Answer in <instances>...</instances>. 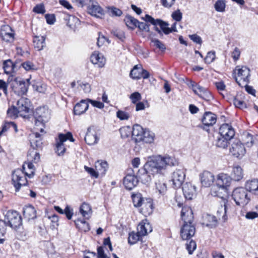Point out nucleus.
<instances>
[{"label": "nucleus", "instance_id": "1", "mask_svg": "<svg viewBox=\"0 0 258 258\" xmlns=\"http://www.w3.org/2000/svg\"><path fill=\"white\" fill-rule=\"evenodd\" d=\"M177 164V161L173 157L169 156L162 157L159 155L153 157L145 165L149 171H152L153 174L164 175L166 172L167 166H175Z\"/></svg>", "mask_w": 258, "mask_h": 258}, {"label": "nucleus", "instance_id": "2", "mask_svg": "<svg viewBox=\"0 0 258 258\" xmlns=\"http://www.w3.org/2000/svg\"><path fill=\"white\" fill-rule=\"evenodd\" d=\"M181 217L184 224L180 230V235L183 240L190 239L195 234L196 228L192 223L194 216L191 209L188 207H183Z\"/></svg>", "mask_w": 258, "mask_h": 258}, {"label": "nucleus", "instance_id": "3", "mask_svg": "<svg viewBox=\"0 0 258 258\" xmlns=\"http://www.w3.org/2000/svg\"><path fill=\"white\" fill-rule=\"evenodd\" d=\"M22 218L16 211H8L5 215L4 220H0V244L5 241L4 237L6 233V227L17 228L22 225Z\"/></svg>", "mask_w": 258, "mask_h": 258}, {"label": "nucleus", "instance_id": "4", "mask_svg": "<svg viewBox=\"0 0 258 258\" xmlns=\"http://www.w3.org/2000/svg\"><path fill=\"white\" fill-rule=\"evenodd\" d=\"M29 80L26 82L24 79L19 77L10 76L8 79V83L13 92L19 96L25 94L29 86Z\"/></svg>", "mask_w": 258, "mask_h": 258}, {"label": "nucleus", "instance_id": "5", "mask_svg": "<svg viewBox=\"0 0 258 258\" xmlns=\"http://www.w3.org/2000/svg\"><path fill=\"white\" fill-rule=\"evenodd\" d=\"M232 178L228 174L224 173L219 174L216 181V185L212 188V195L215 196H220L219 190H223L225 192H227V188L231 184Z\"/></svg>", "mask_w": 258, "mask_h": 258}, {"label": "nucleus", "instance_id": "6", "mask_svg": "<svg viewBox=\"0 0 258 258\" xmlns=\"http://www.w3.org/2000/svg\"><path fill=\"white\" fill-rule=\"evenodd\" d=\"M232 197L235 204L241 207L246 205L250 200L247 190L241 187H237L233 190Z\"/></svg>", "mask_w": 258, "mask_h": 258}, {"label": "nucleus", "instance_id": "7", "mask_svg": "<svg viewBox=\"0 0 258 258\" xmlns=\"http://www.w3.org/2000/svg\"><path fill=\"white\" fill-rule=\"evenodd\" d=\"M48 111L44 107L37 108L33 112L34 122L36 126L41 125L40 130L41 133H44L43 127H44V123L48 120Z\"/></svg>", "mask_w": 258, "mask_h": 258}, {"label": "nucleus", "instance_id": "8", "mask_svg": "<svg viewBox=\"0 0 258 258\" xmlns=\"http://www.w3.org/2000/svg\"><path fill=\"white\" fill-rule=\"evenodd\" d=\"M67 140H70L72 142L75 141L72 133L70 132H68L66 134H59L58 139H56L55 152L58 156H62L65 153L66 148L64 142Z\"/></svg>", "mask_w": 258, "mask_h": 258}, {"label": "nucleus", "instance_id": "9", "mask_svg": "<svg viewBox=\"0 0 258 258\" xmlns=\"http://www.w3.org/2000/svg\"><path fill=\"white\" fill-rule=\"evenodd\" d=\"M26 175L24 171L20 169H17L13 173L12 182L16 191H19L22 186L27 184V180Z\"/></svg>", "mask_w": 258, "mask_h": 258}, {"label": "nucleus", "instance_id": "10", "mask_svg": "<svg viewBox=\"0 0 258 258\" xmlns=\"http://www.w3.org/2000/svg\"><path fill=\"white\" fill-rule=\"evenodd\" d=\"M236 71H237V76L235 77L236 82L238 85L243 87L249 83L250 76V70L246 66H242L241 68L236 67Z\"/></svg>", "mask_w": 258, "mask_h": 258}, {"label": "nucleus", "instance_id": "11", "mask_svg": "<svg viewBox=\"0 0 258 258\" xmlns=\"http://www.w3.org/2000/svg\"><path fill=\"white\" fill-rule=\"evenodd\" d=\"M144 20L146 22L150 23L153 25H159L162 33H163L167 35L171 33V31L169 29V27H168L169 24L167 22L162 20L161 19H155L149 15L146 14L145 18H144Z\"/></svg>", "mask_w": 258, "mask_h": 258}, {"label": "nucleus", "instance_id": "12", "mask_svg": "<svg viewBox=\"0 0 258 258\" xmlns=\"http://www.w3.org/2000/svg\"><path fill=\"white\" fill-rule=\"evenodd\" d=\"M185 178V170L183 168L177 169L172 173L171 181L174 188H179Z\"/></svg>", "mask_w": 258, "mask_h": 258}, {"label": "nucleus", "instance_id": "13", "mask_svg": "<svg viewBox=\"0 0 258 258\" xmlns=\"http://www.w3.org/2000/svg\"><path fill=\"white\" fill-rule=\"evenodd\" d=\"M16 106L19 111L20 115L25 117L26 114L30 111L31 102L28 99L22 97L18 100Z\"/></svg>", "mask_w": 258, "mask_h": 258}, {"label": "nucleus", "instance_id": "14", "mask_svg": "<svg viewBox=\"0 0 258 258\" xmlns=\"http://www.w3.org/2000/svg\"><path fill=\"white\" fill-rule=\"evenodd\" d=\"M245 149L243 144L239 141L234 142L230 148V152L235 157L241 158L245 153Z\"/></svg>", "mask_w": 258, "mask_h": 258}, {"label": "nucleus", "instance_id": "15", "mask_svg": "<svg viewBox=\"0 0 258 258\" xmlns=\"http://www.w3.org/2000/svg\"><path fill=\"white\" fill-rule=\"evenodd\" d=\"M151 175H154V174L152 171H149L144 165L143 168L138 170L137 177L139 180H140L143 183L148 184L152 180Z\"/></svg>", "mask_w": 258, "mask_h": 258}, {"label": "nucleus", "instance_id": "16", "mask_svg": "<svg viewBox=\"0 0 258 258\" xmlns=\"http://www.w3.org/2000/svg\"><path fill=\"white\" fill-rule=\"evenodd\" d=\"M87 10L88 14L97 18H101L104 15L103 10L96 1H93L88 6Z\"/></svg>", "mask_w": 258, "mask_h": 258}, {"label": "nucleus", "instance_id": "17", "mask_svg": "<svg viewBox=\"0 0 258 258\" xmlns=\"http://www.w3.org/2000/svg\"><path fill=\"white\" fill-rule=\"evenodd\" d=\"M0 36L6 42H12L14 39V33L9 25H4L0 30Z\"/></svg>", "mask_w": 258, "mask_h": 258}, {"label": "nucleus", "instance_id": "18", "mask_svg": "<svg viewBox=\"0 0 258 258\" xmlns=\"http://www.w3.org/2000/svg\"><path fill=\"white\" fill-rule=\"evenodd\" d=\"M219 134L220 136L231 140L235 136V131L230 124L224 123L219 128Z\"/></svg>", "mask_w": 258, "mask_h": 258}, {"label": "nucleus", "instance_id": "19", "mask_svg": "<svg viewBox=\"0 0 258 258\" xmlns=\"http://www.w3.org/2000/svg\"><path fill=\"white\" fill-rule=\"evenodd\" d=\"M30 142L33 150H40L42 149V139L39 133H33L30 135Z\"/></svg>", "mask_w": 258, "mask_h": 258}, {"label": "nucleus", "instance_id": "20", "mask_svg": "<svg viewBox=\"0 0 258 258\" xmlns=\"http://www.w3.org/2000/svg\"><path fill=\"white\" fill-rule=\"evenodd\" d=\"M139 182V179L137 176L131 174H127L123 179V184L126 189L132 190L136 186Z\"/></svg>", "mask_w": 258, "mask_h": 258}, {"label": "nucleus", "instance_id": "21", "mask_svg": "<svg viewBox=\"0 0 258 258\" xmlns=\"http://www.w3.org/2000/svg\"><path fill=\"white\" fill-rule=\"evenodd\" d=\"M218 224L217 218L214 215L209 214L203 216L202 224L209 228H214L217 227Z\"/></svg>", "mask_w": 258, "mask_h": 258}, {"label": "nucleus", "instance_id": "22", "mask_svg": "<svg viewBox=\"0 0 258 258\" xmlns=\"http://www.w3.org/2000/svg\"><path fill=\"white\" fill-rule=\"evenodd\" d=\"M182 191L185 198L187 200H191L196 195V187L189 182L183 184Z\"/></svg>", "mask_w": 258, "mask_h": 258}, {"label": "nucleus", "instance_id": "23", "mask_svg": "<svg viewBox=\"0 0 258 258\" xmlns=\"http://www.w3.org/2000/svg\"><path fill=\"white\" fill-rule=\"evenodd\" d=\"M201 182L203 186L209 187L214 181V175L209 171H205L200 175Z\"/></svg>", "mask_w": 258, "mask_h": 258}, {"label": "nucleus", "instance_id": "24", "mask_svg": "<svg viewBox=\"0 0 258 258\" xmlns=\"http://www.w3.org/2000/svg\"><path fill=\"white\" fill-rule=\"evenodd\" d=\"M216 121V115L211 112H205L202 119L203 125L208 127L213 125Z\"/></svg>", "mask_w": 258, "mask_h": 258}, {"label": "nucleus", "instance_id": "25", "mask_svg": "<svg viewBox=\"0 0 258 258\" xmlns=\"http://www.w3.org/2000/svg\"><path fill=\"white\" fill-rule=\"evenodd\" d=\"M91 61L94 64L98 66L99 68H102L105 63V58L102 54L98 51H94L90 57Z\"/></svg>", "mask_w": 258, "mask_h": 258}, {"label": "nucleus", "instance_id": "26", "mask_svg": "<svg viewBox=\"0 0 258 258\" xmlns=\"http://www.w3.org/2000/svg\"><path fill=\"white\" fill-rule=\"evenodd\" d=\"M145 130L139 124H135L132 128V135L136 143L140 142L143 139L142 137Z\"/></svg>", "mask_w": 258, "mask_h": 258}, {"label": "nucleus", "instance_id": "27", "mask_svg": "<svg viewBox=\"0 0 258 258\" xmlns=\"http://www.w3.org/2000/svg\"><path fill=\"white\" fill-rule=\"evenodd\" d=\"M88 107L89 104L87 100H82L74 106V113L75 115H80L86 111Z\"/></svg>", "mask_w": 258, "mask_h": 258}, {"label": "nucleus", "instance_id": "28", "mask_svg": "<svg viewBox=\"0 0 258 258\" xmlns=\"http://www.w3.org/2000/svg\"><path fill=\"white\" fill-rule=\"evenodd\" d=\"M23 215L27 220L34 219L36 218V210L31 205L25 206L23 208Z\"/></svg>", "mask_w": 258, "mask_h": 258}, {"label": "nucleus", "instance_id": "29", "mask_svg": "<svg viewBox=\"0 0 258 258\" xmlns=\"http://www.w3.org/2000/svg\"><path fill=\"white\" fill-rule=\"evenodd\" d=\"M137 229L138 234H140L141 236H143L152 232V227L149 222L146 220L139 224Z\"/></svg>", "mask_w": 258, "mask_h": 258}, {"label": "nucleus", "instance_id": "30", "mask_svg": "<svg viewBox=\"0 0 258 258\" xmlns=\"http://www.w3.org/2000/svg\"><path fill=\"white\" fill-rule=\"evenodd\" d=\"M245 188L247 191L258 195V179L253 178L247 180L245 184Z\"/></svg>", "mask_w": 258, "mask_h": 258}, {"label": "nucleus", "instance_id": "31", "mask_svg": "<svg viewBox=\"0 0 258 258\" xmlns=\"http://www.w3.org/2000/svg\"><path fill=\"white\" fill-rule=\"evenodd\" d=\"M222 204L221 207L218 210L217 213H220L224 211V215H223V218L224 220L226 219V214L231 209L232 203L228 200L224 198H222Z\"/></svg>", "mask_w": 258, "mask_h": 258}, {"label": "nucleus", "instance_id": "32", "mask_svg": "<svg viewBox=\"0 0 258 258\" xmlns=\"http://www.w3.org/2000/svg\"><path fill=\"white\" fill-rule=\"evenodd\" d=\"M45 39L44 36H34L33 40L34 48L38 51L43 49L46 45Z\"/></svg>", "mask_w": 258, "mask_h": 258}, {"label": "nucleus", "instance_id": "33", "mask_svg": "<svg viewBox=\"0 0 258 258\" xmlns=\"http://www.w3.org/2000/svg\"><path fill=\"white\" fill-rule=\"evenodd\" d=\"M92 130L91 127H89L87 129V132L85 137L86 143L89 145H92L96 144L99 140L96 134L91 132Z\"/></svg>", "mask_w": 258, "mask_h": 258}, {"label": "nucleus", "instance_id": "34", "mask_svg": "<svg viewBox=\"0 0 258 258\" xmlns=\"http://www.w3.org/2000/svg\"><path fill=\"white\" fill-rule=\"evenodd\" d=\"M95 166L98 175L100 174L101 175H105L108 168L107 162L102 160H98L95 163Z\"/></svg>", "mask_w": 258, "mask_h": 258}, {"label": "nucleus", "instance_id": "35", "mask_svg": "<svg viewBox=\"0 0 258 258\" xmlns=\"http://www.w3.org/2000/svg\"><path fill=\"white\" fill-rule=\"evenodd\" d=\"M80 212L86 219H89L92 214L91 206L86 203H83L80 207Z\"/></svg>", "mask_w": 258, "mask_h": 258}, {"label": "nucleus", "instance_id": "36", "mask_svg": "<svg viewBox=\"0 0 258 258\" xmlns=\"http://www.w3.org/2000/svg\"><path fill=\"white\" fill-rule=\"evenodd\" d=\"M232 178L235 181H239L243 177V170L239 166L233 167L231 174Z\"/></svg>", "mask_w": 258, "mask_h": 258}, {"label": "nucleus", "instance_id": "37", "mask_svg": "<svg viewBox=\"0 0 258 258\" xmlns=\"http://www.w3.org/2000/svg\"><path fill=\"white\" fill-rule=\"evenodd\" d=\"M77 228L80 231L87 232L90 230L89 224L86 221L78 219L75 221Z\"/></svg>", "mask_w": 258, "mask_h": 258}, {"label": "nucleus", "instance_id": "38", "mask_svg": "<svg viewBox=\"0 0 258 258\" xmlns=\"http://www.w3.org/2000/svg\"><path fill=\"white\" fill-rule=\"evenodd\" d=\"M230 140H228L226 138L220 136V137H218L216 140L215 145L218 148L226 149L228 145H229Z\"/></svg>", "mask_w": 258, "mask_h": 258}, {"label": "nucleus", "instance_id": "39", "mask_svg": "<svg viewBox=\"0 0 258 258\" xmlns=\"http://www.w3.org/2000/svg\"><path fill=\"white\" fill-rule=\"evenodd\" d=\"M15 64L13 63V61L8 59L5 60L3 63V69L4 72L7 74H10L14 72Z\"/></svg>", "mask_w": 258, "mask_h": 258}, {"label": "nucleus", "instance_id": "40", "mask_svg": "<svg viewBox=\"0 0 258 258\" xmlns=\"http://www.w3.org/2000/svg\"><path fill=\"white\" fill-rule=\"evenodd\" d=\"M142 138L141 142L146 143H151L154 139V134L149 130H145Z\"/></svg>", "mask_w": 258, "mask_h": 258}, {"label": "nucleus", "instance_id": "41", "mask_svg": "<svg viewBox=\"0 0 258 258\" xmlns=\"http://www.w3.org/2000/svg\"><path fill=\"white\" fill-rule=\"evenodd\" d=\"M126 25L131 29L137 27L138 20L131 16H126L124 19Z\"/></svg>", "mask_w": 258, "mask_h": 258}, {"label": "nucleus", "instance_id": "42", "mask_svg": "<svg viewBox=\"0 0 258 258\" xmlns=\"http://www.w3.org/2000/svg\"><path fill=\"white\" fill-rule=\"evenodd\" d=\"M133 201L134 206L136 207H141L143 204L148 206L151 208L152 207V204L150 202L147 204L144 203L143 202L144 199L141 197V195H136L134 196L133 198Z\"/></svg>", "mask_w": 258, "mask_h": 258}, {"label": "nucleus", "instance_id": "43", "mask_svg": "<svg viewBox=\"0 0 258 258\" xmlns=\"http://www.w3.org/2000/svg\"><path fill=\"white\" fill-rule=\"evenodd\" d=\"M194 92L201 98L207 102H209L213 99V97L211 93L207 90H206L204 92H202V93H199L198 90L196 88H194Z\"/></svg>", "mask_w": 258, "mask_h": 258}, {"label": "nucleus", "instance_id": "44", "mask_svg": "<svg viewBox=\"0 0 258 258\" xmlns=\"http://www.w3.org/2000/svg\"><path fill=\"white\" fill-rule=\"evenodd\" d=\"M156 188L160 195H164L167 191V187L166 184L163 181L159 180L155 182Z\"/></svg>", "mask_w": 258, "mask_h": 258}, {"label": "nucleus", "instance_id": "45", "mask_svg": "<svg viewBox=\"0 0 258 258\" xmlns=\"http://www.w3.org/2000/svg\"><path fill=\"white\" fill-rule=\"evenodd\" d=\"M141 237L140 234H138V232L135 233L134 232H132L129 233L128 237V242L131 245H133L135 244L139 240L140 237Z\"/></svg>", "mask_w": 258, "mask_h": 258}, {"label": "nucleus", "instance_id": "46", "mask_svg": "<svg viewBox=\"0 0 258 258\" xmlns=\"http://www.w3.org/2000/svg\"><path fill=\"white\" fill-rule=\"evenodd\" d=\"M226 4L223 0H218L214 5V8L217 12H224L225 11Z\"/></svg>", "mask_w": 258, "mask_h": 258}, {"label": "nucleus", "instance_id": "47", "mask_svg": "<svg viewBox=\"0 0 258 258\" xmlns=\"http://www.w3.org/2000/svg\"><path fill=\"white\" fill-rule=\"evenodd\" d=\"M243 140L245 145L248 147H251L253 144V136L248 133L243 135Z\"/></svg>", "mask_w": 258, "mask_h": 258}, {"label": "nucleus", "instance_id": "48", "mask_svg": "<svg viewBox=\"0 0 258 258\" xmlns=\"http://www.w3.org/2000/svg\"><path fill=\"white\" fill-rule=\"evenodd\" d=\"M141 69L137 68L136 66L131 70L130 76L133 79L139 80L141 79Z\"/></svg>", "mask_w": 258, "mask_h": 258}, {"label": "nucleus", "instance_id": "49", "mask_svg": "<svg viewBox=\"0 0 258 258\" xmlns=\"http://www.w3.org/2000/svg\"><path fill=\"white\" fill-rule=\"evenodd\" d=\"M132 130L129 126H124L120 128L119 132L122 138L128 137L132 133Z\"/></svg>", "mask_w": 258, "mask_h": 258}, {"label": "nucleus", "instance_id": "50", "mask_svg": "<svg viewBox=\"0 0 258 258\" xmlns=\"http://www.w3.org/2000/svg\"><path fill=\"white\" fill-rule=\"evenodd\" d=\"M116 116L121 120H127L131 116L130 113L122 110H118L116 112Z\"/></svg>", "mask_w": 258, "mask_h": 258}, {"label": "nucleus", "instance_id": "51", "mask_svg": "<svg viewBox=\"0 0 258 258\" xmlns=\"http://www.w3.org/2000/svg\"><path fill=\"white\" fill-rule=\"evenodd\" d=\"M216 57L215 52L214 51H209L204 58L205 62L210 64L214 61Z\"/></svg>", "mask_w": 258, "mask_h": 258}, {"label": "nucleus", "instance_id": "52", "mask_svg": "<svg viewBox=\"0 0 258 258\" xmlns=\"http://www.w3.org/2000/svg\"><path fill=\"white\" fill-rule=\"evenodd\" d=\"M21 66L27 71L36 70L35 66L30 61H26L21 63Z\"/></svg>", "mask_w": 258, "mask_h": 258}, {"label": "nucleus", "instance_id": "53", "mask_svg": "<svg viewBox=\"0 0 258 258\" xmlns=\"http://www.w3.org/2000/svg\"><path fill=\"white\" fill-rule=\"evenodd\" d=\"M108 12L111 16H120L122 14L120 9L114 7L108 8Z\"/></svg>", "mask_w": 258, "mask_h": 258}, {"label": "nucleus", "instance_id": "54", "mask_svg": "<svg viewBox=\"0 0 258 258\" xmlns=\"http://www.w3.org/2000/svg\"><path fill=\"white\" fill-rule=\"evenodd\" d=\"M233 104L236 107L240 109H243L246 107L245 103L241 99H239L238 97H236L234 98L233 99Z\"/></svg>", "mask_w": 258, "mask_h": 258}, {"label": "nucleus", "instance_id": "55", "mask_svg": "<svg viewBox=\"0 0 258 258\" xmlns=\"http://www.w3.org/2000/svg\"><path fill=\"white\" fill-rule=\"evenodd\" d=\"M111 33L121 41H123L125 38L124 33L123 31L119 29H115L112 31Z\"/></svg>", "mask_w": 258, "mask_h": 258}, {"label": "nucleus", "instance_id": "56", "mask_svg": "<svg viewBox=\"0 0 258 258\" xmlns=\"http://www.w3.org/2000/svg\"><path fill=\"white\" fill-rule=\"evenodd\" d=\"M35 150L31 151V150L29 151L28 156L33 158V161L35 163L38 162L40 158V154L37 151H34Z\"/></svg>", "mask_w": 258, "mask_h": 258}, {"label": "nucleus", "instance_id": "57", "mask_svg": "<svg viewBox=\"0 0 258 258\" xmlns=\"http://www.w3.org/2000/svg\"><path fill=\"white\" fill-rule=\"evenodd\" d=\"M18 114H19V111L17 106H14L7 110V114L11 117H16Z\"/></svg>", "mask_w": 258, "mask_h": 258}, {"label": "nucleus", "instance_id": "58", "mask_svg": "<svg viewBox=\"0 0 258 258\" xmlns=\"http://www.w3.org/2000/svg\"><path fill=\"white\" fill-rule=\"evenodd\" d=\"M196 243L192 240H191L189 243H186V248L189 254H191L193 253L194 251L196 249Z\"/></svg>", "mask_w": 258, "mask_h": 258}, {"label": "nucleus", "instance_id": "59", "mask_svg": "<svg viewBox=\"0 0 258 258\" xmlns=\"http://www.w3.org/2000/svg\"><path fill=\"white\" fill-rule=\"evenodd\" d=\"M34 88L40 93H44L46 89V86L44 84L37 82L36 84L33 85Z\"/></svg>", "mask_w": 258, "mask_h": 258}, {"label": "nucleus", "instance_id": "60", "mask_svg": "<svg viewBox=\"0 0 258 258\" xmlns=\"http://www.w3.org/2000/svg\"><path fill=\"white\" fill-rule=\"evenodd\" d=\"M171 17L175 21L179 22L182 20V14L180 10L178 9L172 13Z\"/></svg>", "mask_w": 258, "mask_h": 258}, {"label": "nucleus", "instance_id": "61", "mask_svg": "<svg viewBox=\"0 0 258 258\" xmlns=\"http://www.w3.org/2000/svg\"><path fill=\"white\" fill-rule=\"evenodd\" d=\"M92 1L93 0H76L75 3L78 7L82 8L86 6L87 9Z\"/></svg>", "mask_w": 258, "mask_h": 258}, {"label": "nucleus", "instance_id": "62", "mask_svg": "<svg viewBox=\"0 0 258 258\" xmlns=\"http://www.w3.org/2000/svg\"><path fill=\"white\" fill-rule=\"evenodd\" d=\"M130 98L132 102L135 104L141 99V95L139 92H135L131 95Z\"/></svg>", "mask_w": 258, "mask_h": 258}, {"label": "nucleus", "instance_id": "63", "mask_svg": "<svg viewBox=\"0 0 258 258\" xmlns=\"http://www.w3.org/2000/svg\"><path fill=\"white\" fill-rule=\"evenodd\" d=\"M63 214H64L69 220H71L74 214L73 210L69 206H67L64 210Z\"/></svg>", "mask_w": 258, "mask_h": 258}, {"label": "nucleus", "instance_id": "64", "mask_svg": "<svg viewBox=\"0 0 258 258\" xmlns=\"http://www.w3.org/2000/svg\"><path fill=\"white\" fill-rule=\"evenodd\" d=\"M97 258H109L107 255L104 253V249L102 246H99L97 248Z\"/></svg>", "mask_w": 258, "mask_h": 258}]
</instances>
